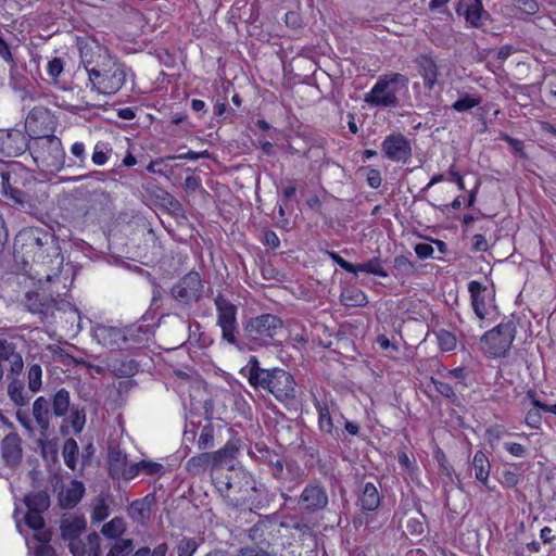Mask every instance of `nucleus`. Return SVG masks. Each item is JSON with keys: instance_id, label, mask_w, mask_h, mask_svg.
<instances>
[{"instance_id": "obj_1", "label": "nucleus", "mask_w": 556, "mask_h": 556, "mask_svg": "<svg viewBox=\"0 0 556 556\" xmlns=\"http://www.w3.org/2000/svg\"><path fill=\"white\" fill-rule=\"evenodd\" d=\"M78 49L91 91L111 96L122 89L127 78V68L123 63L94 40H79Z\"/></svg>"}, {"instance_id": "obj_2", "label": "nucleus", "mask_w": 556, "mask_h": 556, "mask_svg": "<svg viewBox=\"0 0 556 556\" xmlns=\"http://www.w3.org/2000/svg\"><path fill=\"white\" fill-rule=\"evenodd\" d=\"M14 251L25 265L37 264L59 270L63 263L53 235L38 227L22 229L15 238Z\"/></svg>"}, {"instance_id": "obj_3", "label": "nucleus", "mask_w": 556, "mask_h": 556, "mask_svg": "<svg viewBox=\"0 0 556 556\" xmlns=\"http://www.w3.org/2000/svg\"><path fill=\"white\" fill-rule=\"evenodd\" d=\"M28 150L38 168L46 173L60 172L65 163L61 140L53 135L33 138Z\"/></svg>"}, {"instance_id": "obj_4", "label": "nucleus", "mask_w": 556, "mask_h": 556, "mask_svg": "<svg viewBox=\"0 0 556 556\" xmlns=\"http://www.w3.org/2000/svg\"><path fill=\"white\" fill-rule=\"evenodd\" d=\"M152 331L146 325H132L125 328L97 325L92 330L93 341L99 345H121L148 342Z\"/></svg>"}, {"instance_id": "obj_5", "label": "nucleus", "mask_w": 556, "mask_h": 556, "mask_svg": "<svg viewBox=\"0 0 556 556\" xmlns=\"http://www.w3.org/2000/svg\"><path fill=\"white\" fill-rule=\"evenodd\" d=\"M408 79L400 73L382 75L370 91L365 93L364 101L371 106L395 108L399 104L397 93L406 89Z\"/></svg>"}, {"instance_id": "obj_6", "label": "nucleus", "mask_w": 556, "mask_h": 556, "mask_svg": "<svg viewBox=\"0 0 556 556\" xmlns=\"http://www.w3.org/2000/svg\"><path fill=\"white\" fill-rule=\"evenodd\" d=\"M39 472L36 470L29 471V477L33 481L34 490L25 494L23 503L27 507L25 515V523L33 530H41L45 527V519L42 514L47 511L51 505L50 494L47 490L37 489V480Z\"/></svg>"}, {"instance_id": "obj_7", "label": "nucleus", "mask_w": 556, "mask_h": 556, "mask_svg": "<svg viewBox=\"0 0 556 556\" xmlns=\"http://www.w3.org/2000/svg\"><path fill=\"white\" fill-rule=\"evenodd\" d=\"M21 172L23 169L20 166L13 165L9 170L1 173V194L10 206L28 214H35L37 211L36 204L20 188L22 184Z\"/></svg>"}, {"instance_id": "obj_8", "label": "nucleus", "mask_w": 556, "mask_h": 556, "mask_svg": "<svg viewBox=\"0 0 556 556\" xmlns=\"http://www.w3.org/2000/svg\"><path fill=\"white\" fill-rule=\"evenodd\" d=\"M25 305L33 313H39L43 315H48L51 311V315L58 321L65 320L66 323H71V328L76 325V329H80V315L76 307H74L71 303L65 301L56 302L54 300L51 303H42L39 301V294L36 292H28L26 294Z\"/></svg>"}, {"instance_id": "obj_9", "label": "nucleus", "mask_w": 556, "mask_h": 556, "mask_svg": "<svg viewBox=\"0 0 556 556\" xmlns=\"http://www.w3.org/2000/svg\"><path fill=\"white\" fill-rule=\"evenodd\" d=\"M255 382H260L256 387L268 390L276 400L290 403L295 400L296 390L293 377L286 370L273 368L260 380L256 374L252 375Z\"/></svg>"}, {"instance_id": "obj_10", "label": "nucleus", "mask_w": 556, "mask_h": 556, "mask_svg": "<svg viewBox=\"0 0 556 556\" xmlns=\"http://www.w3.org/2000/svg\"><path fill=\"white\" fill-rule=\"evenodd\" d=\"M172 298L184 306L200 302L205 295L204 282L197 271H189L175 282L170 289Z\"/></svg>"}, {"instance_id": "obj_11", "label": "nucleus", "mask_w": 556, "mask_h": 556, "mask_svg": "<svg viewBox=\"0 0 556 556\" xmlns=\"http://www.w3.org/2000/svg\"><path fill=\"white\" fill-rule=\"evenodd\" d=\"M250 454L260 463L266 465L269 473L276 480H287L289 472L293 471L295 463L291 459H286L280 453L270 450L264 443H255L250 450Z\"/></svg>"}, {"instance_id": "obj_12", "label": "nucleus", "mask_w": 556, "mask_h": 556, "mask_svg": "<svg viewBox=\"0 0 556 556\" xmlns=\"http://www.w3.org/2000/svg\"><path fill=\"white\" fill-rule=\"evenodd\" d=\"M215 306L218 315V326L222 329L223 339L226 343L236 344L237 332V307L223 295H217Z\"/></svg>"}, {"instance_id": "obj_13", "label": "nucleus", "mask_w": 556, "mask_h": 556, "mask_svg": "<svg viewBox=\"0 0 556 556\" xmlns=\"http://www.w3.org/2000/svg\"><path fill=\"white\" fill-rule=\"evenodd\" d=\"M244 329L252 339L265 341L273 339L282 329V320L273 314H262L251 318Z\"/></svg>"}, {"instance_id": "obj_14", "label": "nucleus", "mask_w": 556, "mask_h": 556, "mask_svg": "<svg viewBox=\"0 0 556 556\" xmlns=\"http://www.w3.org/2000/svg\"><path fill=\"white\" fill-rule=\"evenodd\" d=\"M300 510L305 513H318L328 505V494L319 481L308 483L296 498Z\"/></svg>"}, {"instance_id": "obj_15", "label": "nucleus", "mask_w": 556, "mask_h": 556, "mask_svg": "<svg viewBox=\"0 0 556 556\" xmlns=\"http://www.w3.org/2000/svg\"><path fill=\"white\" fill-rule=\"evenodd\" d=\"M381 150L386 159L393 162L407 163L412 156L409 140L402 134H391L381 143Z\"/></svg>"}, {"instance_id": "obj_16", "label": "nucleus", "mask_w": 556, "mask_h": 556, "mask_svg": "<svg viewBox=\"0 0 556 556\" xmlns=\"http://www.w3.org/2000/svg\"><path fill=\"white\" fill-rule=\"evenodd\" d=\"M468 291L471 296V304L475 314L480 319H484L493 307L494 292L476 280L468 283Z\"/></svg>"}, {"instance_id": "obj_17", "label": "nucleus", "mask_w": 556, "mask_h": 556, "mask_svg": "<svg viewBox=\"0 0 556 556\" xmlns=\"http://www.w3.org/2000/svg\"><path fill=\"white\" fill-rule=\"evenodd\" d=\"M516 336L514 321L501 323L495 328L485 332L481 341L490 348H510Z\"/></svg>"}, {"instance_id": "obj_18", "label": "nucleus", "mask_w": 556, "mask_h": 556, "mask_svg": "<svg viewBox=\"0 0 556 556\" xmlns=\"http://www.w3.org/2000/svg\"><path fill=\"white\" fill-rule=\"evenodd\" d=\"M28 149V142L21 131H0V155L12 157Z\"/></svg>"}, {"instance_id": "obj_19", "label": "nucleus", "mask_w": 556, "mask_h": 556, "mask_svg": "<svg viewBox=\"0 0 556 556\" xmlns=\"http://www.w3.org/2000/svg\"><path fill=\"white\" fill-rule=\"evenodd\" d=\"M212 480L220 493V495L227 501V503L233 507L241 506L243 504V496H238L236 494L235 489L237 488V482L233 478L224 472H213Z\"/></svg>"}, {"instance_id": "obj_20", "label": "nucleus", "mask_w": 556, "mask_h": 556, "mask_svg": "<svg viewBox=\"0 0 556 556\" xmlns=\"http://www.w3.org/2000/svg\"><path fill=\"white\" fill-rule=\"evenodd\" d=\"M22 440L16 432H10L1 442L2 458L7 466L16 467L22 460Z\"/></svg>"}, {"instance_id": "obj_21", "label": "nucleus", "mask_w": 556, "mask_h": 556, "mask_svg": "<svg viewBox=\"0 0 556 556\" xmlns=\"http://www.w3.org/2000/svg\"><path fill=\"white\" fill-rule=\"evenodd\" d=\"M45 336L46 332L42 329L35 328L29 330L26 336L18 334L12 337L10 342L7 339L0 338V348H17L18 345H26L27 348H31L34 345L35 348H39L40 345H45ZM46 348H54V345L46 344Z\"/></svg>"}, {"instance_id": "obj_22", "label": "nucleus", "mask_w": 556, "mask_h": 556, "mask_svg": "<svg viewBox=\"0 0 556 556\" xmlns=\"http://www.w3.org/2000/svg\"><path fill=\"white\" fill-rule=\"evenodd\" d=\"M128 458L124 450L118 444H110L108 447V467L112 479H122L127 467Z\"/></svg>"}, {"instance_id": "obj_23", "label": "nucleus", "mask_w": 556, "mask_h": 556, "mask_svg": "<svg viewBox=\"0 0 556 556\" xmlns=\"http://www.w3.org/2000/svg\"><path fill=\"white\" fill-rule=\"evenodd\" d=\"M84 494V483L74 479L59 492V505L63 509H72L80 502Z\"/></svg>"}, {"instance_id": "obj_24", "label": "nucleus", "mask_w": 556, "mask_h": 556, "mask_svg": "<svg viewBox=\"0 0 556 556\" xmlns=\"http://www.w3.org/2000/svg\"><path fill=\"white\" fill-rule=\"evenodd\" d=\"M154 502V494H148L143 498L131 502L128 508L129 517L138 523H147L150 519L151 506Z\"/></svg>"}, {"instance_id": "obj_25", "label": "nucleus", "mask_w": 556, "mask_h": 556, "mask_svg": "<svg viewBox=\"0 0 556 556\" xmlns=\"http://www.w3.org/2000/svg\"><path fill=\"white\" fill-rule=\"evenodd\" d=\"M87 521L83 516L64 517L61 521V536L65 541H73L86 530Z\"/></svg>"}, {"instance_id": "obj_26", "label": "nucleus", "mask_w": 556, "mask_h": 556, "mask_svg": "<svg viewBox=\"0 0 556 556\" xmlns=\"http://www.w3.org/2000/svg\"><path fill=\"white\" fill-rule=\"evenodd\" d=\"M23 367L24 363L21 354L14 350H0V381L5 371L20 374Z\"/></svg>"}, {"instance_id": "obj_27", "label": "nucleus", "mask_w": 556, "mask_h": 556, "mask_svg": "<svg viewBox=\"0 0 556 556\" xmlns=\"http://www.w3.org/2000/svg\"><path fill=\"white\" fill-rule=\"evenodd\" d=\"M380 502L381 497L377 486L371 482L365 483L358 497V505L362 507V510L374 511L378 509Z\"/></svg>"}, {"instance_id": "obj_28", "label": "nucleus", "mask_w": 556, "mask_h": 556, "mask_svg": "<svg viewBox=\"0 0 556 556\" xmlns=\"http://www.w3.org/2000/svg\"><path fill=\"white\" fill-rule=\"evenodd\" d=\"M457 11H464L466 22L471 26L479 27L481 25L484 13L481 0H462Z\"/></svg>"}, {"instance_id": "obj_29", "label": "nucleus", "mask_w": 556, "mask_h": 556, "mask_svg": "<svg viewBox=\"0 0 556 556\" xmlns=\"http://www.w3.org/2000/svg\"><path fill=\"white\" fill-rule=\"evenodd\" d=\"M50 406L51 403L43 396H39L33 404V416L45 434L50 427Z\"/></svg>"}, {"instance_id": "obj_30", "label": "nucleus", "mask_w": 556, "mask_h": 556, "mask_svg": "<svg viewBox=\"0 0 556 556\" xmlns=\"http://www.w3.org/2000/svg\"><path fill=\"white\" fill-rule=\"evenodd\" d=\"M420 75L424 78L425 87L429 90L433 89L438 81V66L434 60L427 55L418 59Z\"/></svg>"}, {"instance_id": "obj_31", "label": "nucleus", "mask_w": 556, "mask_h": 556, "mask_svg": "<svg viewBox=\"0 0 556 556\" xmlns=\"http://www.w3.org/2000/svg\"><path fill=\"white\" fill-rule=\"evenodd\" d=\"M8 395L14 405L20 407L27 405L31 399V394L24 388V382L16 378L9 383Z\"/></svg>"}, {"instance_id": "obj_32", "label": "nucleus", "mask_w": 556, "mask_h": 556, "mask_svg": "<svg viewBox=\"0 0 556 556\" xmlns=\"http://www.w3.org/2000/svg\"><path fill=\"white\" fill-rule=\"evenodd\" d=\"M237 451L235 445L227 443L224 447L210 453L213 472L219 471L222 467L228 465L235 458Z\"/></svg>"}, {"instance_id": "obj_33", "label": "nucleus", "mask_w": 556, "mask_h": 556, "mask_svg": "<svg viewBox=\"0 0 556 556\" xmlns=\"http://www.w3.org/2000/svg\"><path fill=\"white\" fill-rule=\"evenodd\" d=\"M185 468L193 476L203 473L208 468L213 470V463L210 453L204 452L192 456L186 462Z\"/></svg>"}, {"instance_id": "obj_34", "label": "nucleus", "mask_w": 556, "mask_h": 556, "mask_svg": "<svg viewBox=\"0 0 556 556\" xmlns=\"http://www.w3.org/2000/svg\"><path fill=\"white\" fill-rule=\"evenodd\" d=\"M472 465L476 479L486 485L491 466L485 454L481 451H477L472 459Z\"/></svg>"}, {"instance_id": "obj_35", "label": "nucleus", "mask_w": 556, "mask_h": 556, "mask_svg": "<svg viewBox=\"0 0 556 556\" xmlns=\"http://www.w3.org/2000/svg\"><path fill=\"white\" fill-rule=\"evenodd\" d=\"M358 273H366L382 278H387L389 276L379 257H372L362 264H354V271L352 274L357 275Z\"/></svg>"}, {"instance_id": "obj_36", "label": "nucleus", "mask_w": 556, "mask_h": 556, "mask_svg": "<svg viewBox=\"0 0 556 556\" xmlns=\"http://www.w3.org/2000/svg\"><path fill=\"white\" fill-rule=\"evenodd\" d=\"M340 299L343 305L350 307L363 306L368 302L365 292L357 288L345 289Z\"/></svg>"}, {"instance_id": "obj_37", "label": "nucleus", "mask_w": 556, "mask_h": 556, "mask_svg": "<svg viewBox=\"0 0 556 556\" xmlns=\"http://www.w3.org/2000/svg\"><path fill=\"white\" fill-rule=\"evenodd\" d=\"M70 393L65 389H60L53 396L52 410L54 416L63 417L70 409Z\"/></svg>"}, {"instance_id": "obj_38", "label": "nucleus", "mask_w": 556, "mask_h": 556, "mask_svg": "<svg viewBox=\"0 0 556 556\" xmlns=\"http://www.w3.org/2000/svg\"><path fill=\"white\" fill-rule=\"evenodd\" d=\"M415 271V265L404 255L396 256L393 262V276L397 279L409 277Z\"/></svg>"}, {"instance_id": "obj_39", "label": "nucleus", "mask_w": 556, "mask_h": 556, "mask_svg": "<svg viewBox=\"0 0 556 556\" xmlns=\"http://www.w3.org/2000/svg\"><path fill=\"white\" fill-rule=\"evenodd\" d=\"M135 548L131 539L118 538L115 539L106 556H129Z\"/></svg>"}, {"instance_id": "obj_40", "label": "nucleus", "mask_w": 556, "mask_h": 556, "mask_svg": "<svg viewBox=\"0 0 556 556\" xmlns=\"http://www.w3.org/2000/svg\"><path fill=\"white\" fill-rule=\"evenodd\" d=\"M214 446V426L211 420L201 427L198 439V448L205 451Z\"/></svg>"}, {"instance_id": "obj_41", "label": "nucleus", "mask_w": 556, "mask_h": 556, "mask_svg": "<svg viewBox=\"0 0 556 556\" xmlns=\"http://www.w3.org/2000/svg\"><path fill=\"white\" fill-rule=\"evenodd\" d=\"M62 454L65 465L71 469H75L78 456V444L74 439L70 438L64 442Z\"/></svg>"}, {"instance_id": "obj_42", "label": "nucleus", "mask_w": 556, "mask_h": 556, "mask_svg": "<svg viewBox=\"0 0 556 556\" xmlns=\"http://www.w3.org/2000/svg\"><path fill=\"white\" fill-rule=\"evenodd\" d=\"M112 149L105 142L99 141L93 147L91 161L97 166H103L108 163Z\"/></svg>"}, {"instance_id": "obj_43", "label": "nucleus", "mask_w": 556, "mask_h": 556, "mask_svg": "<svg viewBox=\"0 0 556 556\" xmlns=\"http://www.w3.org/2000/svg\"><path fill=\"white\" fill-rule=\"evenodd\" d=\"M426 516L417 511L416 516L409 517L406 521V529L410 535L420 536L425 532Z\"/></svg>"}, {"instance_id": "obj_44", "label": "nucleus", "mask_w": 556, "mask_h": 556, "mask_svg": "<svg viewBox=\"0 0 556 556\" xmlns=\"http://www.w3.org/2000/svg\"><path fill=\"white\" fill-rule=\"evenodd\" d=\"M124 531V521L118 517H115L109 522L104 523L101 529V533L111 539H118L117 536L121 535Z\"/></svg>"}, {"instance_id": "obj_45", "label": "nucleus", "mask_w": 556, "mask_h": 556, "mask_svg": "<svg viewBox=\"0 0 556 556\" xmlns=\"http://www.w3.org/2000/svg\"><path fill=\"white\" fill-rule=\"evenodd\" d=\"M42 370L38 364H34L28 369V390L36 393L41 388Z\"/></svg>"}, {"instance_id": "obj_46", "label": "nucleus", "mask_w": 556, "mask_h": 556, "mask_svg": "<svg viewBox=\"0 0 556 556\" xmlns=\"http://www.w3.org/2000/svg\"><path fill=\"white\" fill-rule=\"evenodd\" d=\"M199 547V543L194 538H182L177 543V555L178 556H193Z\"/></svg>"}, {"instance_id": "obj_47", "label": "nucleus", "mask_w": 556, "mask_h": 556, "mask_svg": "<svg viewBox=\"0 0 556 556\" xmlns=\"http://www.w3.org/2000/svg\"><path fill=\"white\" fill-rule=\"evenodd\" d=\"M319 429L326 433H332L333 422L327 406L319 407Z\"/></svg>"}, {"instance_id": "obj_48", "label": "nucleus", "mask_w": 556, "mask_h": 556, "mask_svg": "<svg viewBox=\"0 0 556 556\" xmlns=\"http://www.w3.org/2000/svg\"><path fill=\"white\" fill-rule=\"evenodd\" d=\"M168 161H172L169 159V156H167V157H160V159L153 160L147 166V170L149 173H151V174H156V175L165 176L166 173H167V167H168L167 163H168Z\"/></svg>"}, {"instance_id": "obj_49", "label": "nucleus", "mask_w": 556, "mask_h": 556, "mask_svg": "<svg viewBox=\"0 0 556 556\" xmlns=\"http://www.w3.org/2000/svg\"><path fill=\"white\" fill-rule=\"evenodd\" d=\"M270 371V369H264V368H261L260 365H258V361L256 359V357L252 356L249 361V381L252 386L256 387L260 382H255L253 379H252V375L253 374H256L258 379L262 380L265 378V375Z\"/></svg>"}, {"instance_id": "obj_50", "label": "nucleus", "mask_w": 556, "mask_h": 556, "mask_svg": "<svg viewBox=\"0 0 556 556\" xmlns=\"http://www.w3.org/2000/svg\"><path fill=\"white\" fill-rule=\"evenodd\" d=\"M34 538L37 541H40L42 543L39 546H37V548L35 551V556H51L53 553V548L50 545L45 544V543L49 542L50 534L49 533H39V534H35Z\"/></svg>"}, {"instance_id": "obj_51", "label": "nucleus", "mask_w": 556, "mask_h": 556, "mask_svg": "<svg viewBox=\"0 0 556 556\" xmlns=\"http://www.w3.org/2000/svg\"><path fill=\"white\" fill-rule=\"evenodd\" d=\"M109 516V506L103 497H98L93 506L92 519L94 521H103Z\"/></svg>"}, {"instance_id": "obj_52", "label": "nucleus", "mask_w": 556, "mask_h": 556, "mask_svg": "<svg viewBox=\"0 0 556 556\" xmlns=\"http://www.w3.org/2000/svg\"><path fill=\"white\" fill-rule=\"evenodd\" d=\"M168 551L167 543H161L151 551L149 547H140L138 548L132 556H166Z\"/></svg>"}, {"instance_id": "obj_53", "label": "nucleus", "mask_w": 556, "mask_h": 556, "mask_svg": "<svg viewBox=\"0 0 556 556\" xmlns=\"http://www.w3.org/2000/svg\"><path fill=\"white\" fill-rule=\"evenodd\" d=\"M71 422L75 433H79L83 430L86 422V415L84 409L72 407Z\"/></svg>"}, {"instance_id": "obj_54", "label": "nucleus", "mask_w": 556, "mask_h": 556, "mask_svg": "<svg viewBox=\"0 0 556 556\" xmlns=\"http://www.w3.org/2000/svg\"><path fill=\"white\" fill-rule=\"evenodd\" d=\"M480 101L476 98H472L470 96H465L457 101H455L452 105V108L457 112H466L470 109L479 105Z\"/></svg>"}, {"instance_id": "obj_55", "label": "nucleus", "mask_w": 556, "mask_h": 556, "mask_svg": "<svg viewBox=\"0 0 556 556\" xmlns=\"http://www.w3.org/2000/svg\"><path fill=\"white\" fill-rule=\"evenodd\" d=\"M100 535L92 532L87 535V555L101 556Z\"/></svg>"}, {"instance_id": "obj_56", "label": "nucleus", "mask_w": 556, "mask_h": 556, "mask_svg": "<svg viewBox=\"0 0 556 556\" xmlns=\"http://www.w3.org/2000/svg\"><path fill=\"white\" fill-rule=\"evenodd\" d=\"M64 70V64L60 58H54L48 62L47 73L56 83L58 78Z\"/></svg>"}, {"instance_id": "obj_57", "label": "nucleus", "mask_w": 556, "mask_h": 556, "mask_svg": "<svg viewBox=\"0 0 556 556\" xmlns=\"http://www.w3.org/2000/svg\"><path fill=\"white\" fill-rule=\"evenodd\" d=\"M516 9L526 14H535L539 11V3L536 0H514Z\"/></svg>"}, {"instance_id": "obj_58", "label": "nucleus", "mask_w": 556, "mask_h": 556, "mask_svg": "<svg viewBox=\"0 0 556 556\" xmlns=\"http://www.w3.org/2000/svg\"><path fill=\"white\" fill-rule=\"evenodd\" d=\"M142 472L148 476H161L163 475V465L152 460H141Z\"/></svg>"}, {"instance_id": "obj_59", "label": "nucleus", "mask_w": 556, "mask_h": 556, "mask_svg": "<svg viewBox=\"0 0 556 556\" xmlns=\"http://www.w3.org/2000/svg\"><path fill=\"white\" fill-rule=\"evenodd\" d=\"M431 382L434 384L435 390L444 397L456 399V394L448 383L435 380L434 378H431Z\"/></svg>"}, {"instance_id": "obj_60", "label": "nucleus", "mask_w": 556, "mask_h": 556, "mask_svg": "<svg viewBox=\"0 0 556 556\" xmlns=\"http://www.w3.org/2000/svg\"><path fill=\"white\" fill-rule=\"evenodd\" d=\"M68 548L74 556H84L87 554V541L79 538L68 541Z\"/></svg>"}, {"instance_id": "obj_61", "label": "nucleus", "mask_w": 556, "mask_h": 556, "mask_svg": "<svg viewBox=\"0 0 556 556\" xmlns=\"http://www.w3.org/2000/svg\"><path fill=\"white\" fill-rule=\"evenodd\" d=\"M540 409L541 408L534 406L526 415V424L533 429H539L541 426L542 416Z\"/></svg>"}, {"instance_id": "obj_62", "label": "nucleus", "mask_w": 556, "mask_h": 556, "mask_svg": "<svg viewBox=\"0 0 556 556\" xmlns=\"http://www.w3.org/2000/svg\"><path fill=\"white\" fill-rule=\"evenodd\" d=\"M500 482L505 488H515L519 483V476L515 471L503 470Z\"/></svg>"}, {"instance_id": "obj_63", "label": "nucleus", "mask_w": 556, "mask_h": 556, "mask_svg": "<svg viewBox=\"0 0 556 556\" xmlns=\"http://www.w3.org/2000/svg\"><path fill=\"white\" fill-rule=\"evenodd\" d=\"M504 448L515 457H525L527 454V448L516 442L504 443Z\"/></svg>"}, {"instance_id": "obj_64", "label": "nucleus", "mask_w": 556, "mask_h": 556, "mask_svg": "<svg viewBox=\"0 0 556 556\" xmlns=\"http://www.w3.org/2000/svg\"><path fill=\"white\" fill-rule=\"evenodd\" d=\"M433 252H434V249L431 244L418 243L415 245V253L421 260L431 257Z\"/></svg>"}]
</instances>
